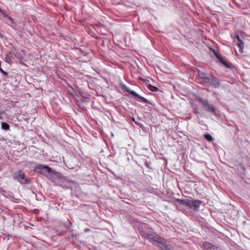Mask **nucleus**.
<instances>
[{
    "mask_svg": "<svg viewBox=\"0 0 250 250\" xmlns=\"http://www.w3.org/2000/svg\"><path fill=\"white\" fill-rule=\"evenodd\" d=\"M210 49L212 51V52H213V54H214V55L216 57V56L217 55H218L219 53L217 51H216L215 50H213L212 48H210Z\"/></svg>",
    "mask_w": 250,
    "mask_h": 250,
    "instance_id": "nucleus-18",
    "label": "nucleus"
},
{
    "mask_svg": "<svg viewBox=\"0 0 250 250\" xmlns=\"http://www.w3.org/2000/svg\"><path fill=\"white\" fill-rule=\"evenodd\" d=\"M132 121H134V118H132Z\"/></svg>",
    "mask_w": 250,
    "mask_h": 250,
    "instance_id": "nucleus-21",
    "label": "nucleus"
},
{
    "mask_svg": "<svg viewBox=\"0 0 250 250\" xmlns=\"http://www.w3.org/2000/svg\"><path fill=\"white\" fill-rule=\"evenodd\" d=\"M90 231V229H88V228L85 229H84V232H88V231Z\"/></svg>",
    "mask_w": 250,
    "mask_h": 250,
    "instance_id": "nucleus-19",
    "label": "nucleus"
},
{
    "mask_svg": "<svg viewBox=\"0 0 250 250\" xmlns=\"http://www.w3.org/2000/svg\"><path fill=\"white\" fill-rule=\"evenodd\" d=\"M126 92L130 93L135 98L139 99L140 100H142L145 103H149V101L147 99H146V98H144L143 97L139 95L136 92H135L134 91L130 89L129 88L127 87L126 86Z\"/></svg>",
    "mask_w": 250,
    "mask_h": 250,
    "instance_id": "nucleus-7",
    "label": "nucleus"
},
{
    "mask_svg": "<svg viewBox=\"0 0 250 250\" xmlns=\"http://www.w3.org/2000/svg\"><path fill=\"white\" fill-rule=\"evenodd\" d=\"M188 186L191 187V185L190 184H189V185H188Z\"/></svg>",
    "mask_w": 250,
    "mask_h": 250,
    "instance_id": "nucleus-22",
    "label": "nucleus"
},
{
    "mask_svg": "<svg viewBox=\"0 0 250 250\" xmlns=\"http://www.w3.org/2000/svg\"><path fill=\"white\" fill-rule=\"evenodd\" d=\"M3 192H1V193L3 194V195H4V193H3Z\"/></svg>",
    "mask_w": 250,
    "mask_h": 250,
    "instance_id": "nucleus-23",
    "label": "nucleus"
},
{
    "mask_svg": "<svg viewBox=\"0 0 250 250\" xmlns=\"http://www.w3.org/2000/svg\"><path fill=\"white\" fill-rule=\"evenodd\" d=\"M204 137L209 142H211L213 140V138L210 134L207 133L205 134Z\"/></svg>",
    "mask_w": 250,
    "mask_h": 250,
    "instance_id": "nucleus-13",
    "label": "nucleus"
},
{
    "mask_svg": "<svg viewBox=\"0 0 250 250\" xmlns=\"http://www.w3.org/2000/svg\"><path fill=\"white\" fill-rule=\"evenodd\" d=\"M5 192L4 190L3 189V188H0V192Z\"/></svg>",
    "mask_w": 250,
    "mask_h": 250,
    "instance_id": "nucleus-20",
    "label": "nucleus"
},
{
    "mask_svg": "<svg viewBox=\"0 0 250 250\" xmlns=\"http://www.w3.org/2000/svg\"><path fill=\"white\" fill-rule=\"evenodd\" d=\"M176 201L179 204L186 206L194 210H197L201 204V201L198 200H190L188 199H177Z\"/></svg>",
    "mask_w": 250,
    "mask_h": 250,
    "instance_id": "nucleus-2",
    "label": "nucleus"
},
{
    "mask_svg": "<svg viewBox=\"0 0 250 250\" xmlns=\"http://www.w3.org/2000/svg\"><path fill=\"white\" fill-rule=\"evenodd\" d=\"M1 128L5 130H8L10 129V126L7 123L2 122L1 123Z\"/></svg>",
    "mask_w": 250,
    "mask_h": 250,
    "instance_id": "nucleus-10",
    "label": "nucleus"
},
{
    "mask_svg": "<svg viewBox=\"0 0 250 250\" xmlns=\"http://www.w3.org/2000/svg\"><path fill=\"white\" fill-rule=\"evenodd\" d=\"M227 68H230V66L225 61V60H223L222 62H221Z\"/></svg>",
    "mask_w": 250,
    "mask_h": 250,
    "instance_id": "nucleus-16",
    "label": "nucleus"
},
{
    "mask_svg": "<svg viewBox=\"0 0 250 250\" xmlns=\"http://www.w3.org/2000/svg\"><path fill=\"white\" fill-rule=\"evenodd\" d=\"M35 170L52 180L60 181V183L62 182L63 184L72 183L73 186H75L73 181L70 180L61 173L52 169L48 166L38 164L35 167Z\"/></svg>",
    "mask_w": 250,
    "mask_h": 250,
    "instance_id": "nucleus-1",
    "label": "nucleus"
},
{
    "mask_svg": "<svg viewBox=\"0 0 250 250\" xmlns=\"http://www.w3.org/2000/svg\"><path fill=\"white\" fill-rule=\"evenodd\" d=\"M203 247L205 249L208 250V249H211L212 247V245L211 244L208 243V242H205L203 244Z\"/></svg>",
    "mask_w": 250,
    "mask_h": 250,
    "instance_id": "nucleus-12",
    "label": "nucleus"
},
{
    "mask_svg": "<svg viewBox=\"0 0 250 250\" xmlns=\"http://www.w3.org/2000/svg\"><path fill=\"white\" fill-rule=\"evenodd\" d=\"M158 246L162 250H173L172 246L169 244H167L165 239H164L163 243H160Z\"/></svg>",
    "mask_w": 250,
    "mask_h": 250,
    "instance_id": "nucleus-8",
    "label": "nucleus"
},
{
    "mask_svg": "<svg viewBox=\"0 0 250 250\" xmlns=\"http://www.w3.org/2000/svg\"><path fill=\"white\" fill-rule=\"evenodd\" d=\"M16 178L21 184H25L29 182V180L25 177L24 173L21 170L18 171Z\"/></svg>",
    "mask_w": 250,
    "mask_h": 250,
    "instance_id": "nucleus-5",
    "label": "nucleus"
},
{
    "mask_svg": "<svg viewBox=\"0 0 250 250\" xmlns=\"http://www.w3.org/2000/svg\"><path fill=\"white\" fill-rule=\"evenodd\" d=\"M5 61L7 63H10L11 62L10 57L8 55H6L5 58Z\"/></svg>",
    "mask_w": 250,
    "mask_h": 250,
    "instance_id": "nucleus-15",
    "label": "nucleus"
},
{
    "mask_svg": "<svg viewBox=\"0 0 250 250\" xmlns=\"http://www.w3.org/2000/svg\"><path fill=\"white\" fill-rule=\"evenodd\" d=\"M206 82L208 83V85L214 87H217L220 85L219 80L212 76L207 78Z\"/></svg>",
    "mask_w": 250,
    "mask_h": 250,
    "instance_id": "nucleus-6",
    "label": "nucleus"
},
{
    "mask_svg": "<svg viewBox=\"0 0 250 250\" xmlns=\"http://www.w3.org/2000/svg\"><path fill=\"white\" fill-rule=\"evenodd\" d=\"M198 101L202 104L206 111L210 112L214 114H215V108L214 106L209 104L208 100L200 98L198 99Z\"/></svg>",
    "mask_w": 250,
    "mask_h": 250,
    "instance_id": "nucleus-3",
    "label": "nucleus"
},
{
    "mask_svg": "<svg viewBox=\"0 0 250 250\" xmlns=\"http://www.w3.org/2000/svg\"><path fill=\"white\" fill-rule=\"evenodd\" d=\"M148 88L151 91H153V92H156V91H158L159 89L158 88L156 87V86H153L152 85H151V84H149L148 85Z\"/></svg>",
    "mask_w": 250,
    "mask_h": 250,
    "instance_id": "nucleus-11",
    "label": "nucleus"
},
{
    "mask_svg": "<svg viewBox=\"0 0 250 250\" xmlns=\"http://www.w3.org/2000/svg\"><path fill=\"white\" fill-rule=\"evenodd\" d=\"M237 40H238V42L237 43V45L239 47V50L241 52H243V49L244 48V43L239 38L238 36H236Z\"/></svg>",
    "mask_w": 250,
    "mask_h": 250,
    "instance_id": "nucleus-9",
    "label": "nucleus"
},
{
    "mask_svg": "<svg viewBox=\"0 0 250 250\" xmlns=\"http://www.w3.org/2000/svg\"><path fill=\"white\" fill-rule=\"evenodd\" d=\"M216 58L220 61V62H222L224 59L223 58H222V57L221 56V55L220 54H218V55H217L216 56Z\"/></svg>",
    "mask_w": 250,
    "mask_h": 250,
    "instance_id": "nucleus-17",
    "label": "nucleus"
},
{
    "mask_svg": "<svg viewBox=\"0 0 250 250\" xmlns=\"http://www.w3.org/2000/svg\"><path fill=\"white\" fill-rule=\"evenodd\" d=\"M0 12L4 17H7L10 20H12V18L8 16L7 12L5 10H2L0 8Z\"/></svg>",
    "mask_w": 250,
    "mask_h": 250,
    "instance_id": "nucleus-14",
    "label": "nucleus"
},
{
    "mask_svg": "<svg viewBox=\"0 0 250 250\" xmlns=\"http://www.w3.org/2000/svg\"><path fill=\"white\" fill-rule=\"evenodd\" d=\"M144 236L147 238L151 242L157 243V246L160 243H163V242H164V239L157 235L146 233L144 234Z\"/></svg>",
    "mask_w": 250,
    "mask_h": 250,
    "instance_id": "nucleus-4",
    "label": "nucleus"
}]
</instances>
